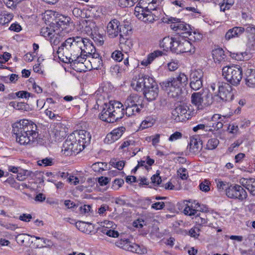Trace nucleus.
<instances>
[{"mask_svg":"<svg viewBox=\"0 0 255 255\" xmlns=\"http://www.w3.org/2000/svg\"><path fill=\"white\" fill-rule=\"evenodd\" d=\"M83 44L82 38L79 36L67 38L58 47L56 53L60 60L63 62H69L75 68L79 63L85 61L84 57L81 56V47Z\"/></svg>","mask_w":255,"mask_h":255,"instance_id":"nucleus-1","label":"nucleus"},{"mask_svg":"<svg viewBox=\"0 0 255 255\" xmlns=\"http://www.w3.org/2000/svg\"><path fill=\"white\" fill-rule=\"evenodd\" d=\"M12 128L16 141L21 145H31L38 136L37 126L31 121L19 120L13 123Z\"/></svg>","mask_w":255,"mask_h":255,"instance_id":"nucleus-2","label":"nucleus"},{"mask_svg":"<svg viewBox=\"0 0 255 255\" xmlns=\"http://www.w3.org/2000/svg\"><path fill=\"white\" fill-rule=\"evenodd\" d=\"M157 5L156 0H139L134 9V15L145 22H153L159 17Z\"/></svg>","mask_w":255,"mask_h":255,"instance_id":"nucleus-3","label":"nucleus"},{"mask_svg":"<svg viewBox=\"0 0 255 255\" xmlns=\"http://www.w3.org/2000/svg\"><path fill=\"white\" fill-rule=\"evenodd\" d=\"M187 76L183 72H180L175 77H170L160 83L163 90L166 91L169 96L177 97L182 89L188 84Z\"/></svg>","mask_w":255,"mask_h":255,"instance_id":"nucleus-4","label":"nucleus"},{"mask_svg":"<svg viewBox=\"0 0 255 255\" xmlns=\"http://www.w3.org/2000/svg\"><path fill=\"white\" fill-rule=\"evenodd\" d=\"M222 75L230 84L237 86L243 78V70L237 65L224 66L222 69Z\"/></svg>","mask_w":255,"mask_h":255,"instance_id":"nucleus-5","label":"nucleus"},{"mask_svg":"<svg viewBox=\"0 0 255 255\" xmlns=\"http://www.w3.org/2000/svg\"><path fill=\"white\" fill-rule=\"evenodd\" d=\"M106 32L110 38L127 36L131 33V28L128 25L126 27L121 25L120 22L116 19L111 20L107 24Z\"/></svg>","mask_w":255,"mask_h":255,"instance_id":"nucleus-6","label":"nucleus"},{"mask_svg":"<svg viewBox=\"0 0 255 255\" xmlns=\"http://www.w3.org/2000/svg\"><path fill=\"white\" fill-rule=\"evenodd\" d=\"M173 45V52L176 53H190L195 52V47L187 39L185 36H178L176 37Z\"/></svg>","mask_w":255,"mask_h":255,"instance_id":"nucleus-7","label":"nucleus"},{"mask_svg":"<svg viewBox=\"0 0 255 255\" xmlns=\"http://www.w3.org/2000/svg\"><path fill=\"white\" fill-rule=\"evenodd\" d=\"M83 150V146L77 143L75 138L70 134L63 144L62 152L65 156L76 154Z\"/></svg>","mask_w":255,"mask_h":255,"instance_id":"nucleus-8","label":"nucleus"},{"mask_svg":"<svg viewBox=\"0 0 255 255\" xmlns=\"http://www.w3.org/2000/svg\"><path fill=\"white\" fill-rule=\"evenodd\" d=\"M85 61H82V63H79L80 68L77 69L79 71L91 70L92 69H99L102 66L103 62L101 57L98 53L94 54L93 56L89 57V59L87 60L84 57Z\"/></svg>","mask_w":255,"mask_h":255,"instance_id":"nucleus-9","label":"nucleus"},{"mask_svg":"<svg viewBox=\"0 0 255 255\" xmlns=\"http://www.w3.org/2000/svg\"><path fill=\"white\" fill-rule=\"evenodd\" d=\"M218 86V95L215 96L217 99L225 102H229L234 98L233 88L230 84L225 82H219Z\"/></svg>","mask_w":255,"mask_h":255,"instance_id":"nucleus-10","label":"nucleus"},{"mask_svg":"<svg viewBox=\"0 0 255 255\" xmlns=\"http://www.w3.org/2000/svg\"><path fill=\"white\" fill-rule=\"evenodd\" d=\"M226 195L230 198L238 199L243 201L246 199L248 194L243 187L238 185H231L226 189Z\"/></svg>","mask_w":255,"mask_h":255,"instance_id":"nucleus-11","label":"nucleus"},{"mask_svg":"<svg viewBox=\"0 0 255 255\" xmlns=\"http://www.w3.org/2000/svg\"><path fill=\"white\" fill-rule=\"evenodd\" d=\"M168 22L170 23V28L178 33L182 32L183 34H187L191 30L190 25L187 24L180 19L171 17L168 18Z\"/></svg>","mask_w":255,"mask_h":255,"instance_id":"nucleus-12","label":"nucleus"},{"mask_svg":"<svg viewBox=\"0 0 255 255\" xmlns=\"http://www.w3.org/2000/svg\"><path fill=\"white\" fill-rule=\"evenodd\" d=\"M108 109L112 112L113 120L117 121L121 119L125 115V108L123 104L117 101H111L107 103Z\"/></svg>","mask_w":255,"mask_h":255,"instance_id":"nucleus-13","label":"nucleus"},{"mask_svg":"<svg viewBox=\"0 0 255 255\" xmlns=\"http://www.w3.org/2000/svg\"><path fill=\"white\" fill-rule=\"evenodd\" d=\"M189 108L186 105H179L172 112V118L178 122L185 121L191 118L188 111Z\"/></svg>","mask_w":255,"mask_h":255,"instance_id":"nucleus-14","label":"nucleus"},{"mask_svg":"<svg viewBox=\"0 0 255 255\" xmlns=\"http://www.w3.org/2000/svg\"><path fill=\"white\" fill-rule=\"evenodd\" d=\"M83 24L84 25V30L87 33V34L91 35L95 41L99 42L101 45L103 44L104 43L103 40H99L98 38V37H102L99 35H97L98 27L95 22L90 19L85 20L83 21Z\"/></svg>","mask_w":255,"mask_h":255,"instance_id":"nucleus-15","label":"nucleus"},{"mask_svg":"<svg viewBox=\"0 0 255 255\" xmlns=\"http://www.w3.org/2000/svg\"><path fill=\"white\" fill-rule=\"evenodd\" d=\"M203 72L198 69L193 71L190 76V88L195 91L199 90L203 86Z\"/></svg>","mask_w":255,"mask_h":255,"instance_id":"nucleus-16","label":"nucleus"},{"mask_svg":"<svg viewBox=\"0 0 255 255\" xmlns=\"http://www.w3.org/2000/svg\"><path fill=\"white\" fill-rule=\"evenodd\" d=\"M71 135L75 138L77 143H79L81 146H83V150L90 142L91 135L90 132L86 130L76 131L71 133Z\"/></svg>","mask_w":255,"mask_h":255,"instance_id":"nucleus-17","label":"nucleus"},{"mask_svg":"<svg viewBox=\"0 0 255 255\" xmlns=\"http://www.w3.org/2000/svg\"><path fill=\"white\" fill-rule=\"evenodd\" d=\"M83 44L81 47V56L82 57H91L93 56L96 53V49L92 43L88 39H83L82 38Z\"/></svg>","mask_w":255,"mask_h":255,"instance_id":"nucleus-18","label":"nucleus"},{"mask_svg":"<svg viewBox=\"0 0 255 255\" xmlns=\"http://www.w3.org/2000/svg\"><path fill=\"white\" fill-rule=\"evenodd\" d=\"M66 135L65 128L61 123L53 125L51 129V136L54 138L55 141H59Z\"/></svg>","mask_w":255,"mask_h":255,"instance_id":"nucleus-19","label":"nucleus"},{"mask_svg":"<svg viewBox=\"0 0 255 255\" xmlns=\"http://www.w3.org/2000/svg\"><path fill=\"white\" fill-rule=\"evenodd\" d=\"M245 85L250 88H255V69H247L245 71Z\"/></svg>","mask_w":255,"mask_h":255,"instance_id":"nucleus-20","label":"nucleus"},{"mask_svg":"<svg viewBox=\"0 0 255 255\" xmlns=\"http://www.w3.org/2000/svg\"><path fill=\"white\" fill-rule=\"evenodd\" d=\"M225 119V117H222L220 115H214L211 118V120L214 123H212L211 127L209 129H206V131L217 130L222 128L223 126V119Z\"/></svg>","mask_w":255,"mask_h":255,"instance_id":"nucleus-21","label":"nucleus"},{"mask_svg":"<svg viewBox=\"0 0 255 255\" xmlns=\"http://www.w3.org/2000/svg\"><path fill=\"white\" fill-rule=\"evenodd\" d=\"M189 151L192 154H197L202 149V142L200 139L191 138L189 143Z\"/></svg>","mask_w":255,"mask_h":255,"instance_id":"nucleus-22","label":"nucleus"},{"mask_svg":"<svg viewBox=\"0 0 255 255\" xmlns=\"http://www.w3.org/2000/svg\"><path fill=\"white\" fill-rule=\"evenodd\" d=\"M100 119L105 122L109 123H114V120L113 114L110 110L108 109L107 103H105L103 105V110L99 116Z\"/></svg>","mask_w":255,"mask_h":255,"instance_id":"nucleus-23","label":"nucleus"},{"mask_svg":"<svg viewBox=\"0 0 255 255\" xmlns=\"http://www.w3.org/2000/svg\"><path fill=\"white\" fill-rule=\"evenodd\" d=\"M240 183L246 188L252 195H255V179L243 178L240 180Z\"/></svg>","mask_w":255,"mask_h":255,"instance_id":"nucleus-24","label":"nucleus"},{"mask_svg":"<svg viewBox=\"0 0 255 255\" xmlns=\"http://www.w3.org/2000/svg\"><path fill=\"white\" fill-rule=\"evenodd\" d=\"M244 32L245 28L244 27L236 26L228 30L225 38L227 40H229L232 38L240 36Z\"/></svg>","mask_w":255,"mask_h":255,"instance_id":"nucleus-25","label":"nucleus"},{"mask_svg":"<svg viewBox=\"0 0 255 255\" xmlns=\"http://www.w3.org/2000/svg\"><path fill=\"white\" fill-rule=\"evenodd\" d=\"M133 106H140V108H143L140 97L135 94L130 95L125 102V107Z\"/></svg>","mask_w":255,"mask_h":255,"instance_id":"nucleus-26","label":"nucleus"},{"mask_svg":"<svg viewBox=\"0 0 255 255\" xmlns=\"http://www.w3.org/2000/svg\"><path fill=\"white\" fill-rule=\"evenodd\" d=\"M158 85H155V86L151 87V88L144 90L143 93L147 100L151 101L155 100L158 96Z\"/></svg>","mask_w":255,"mask_h":255,"instance_id":"nucleus-27","label":"nucleus"},{"mask_svg":"<svg viewBox=\"0 0 255 255\" xmlns=\"http://www.w3.org/2000/svg\"><path fill=\"white\" fill-rule=\"evenodd\" d=\"M125 250L138 254H143L146 252V249L143 247L131 242H129L128 244L126 245Z\"/></svg>","mask_w":255,"mask_h":255,"instance_id":"nucleus-28","label":"nucleus"},{"mask_svg":"<svg viewBox=\"0 0 255 255\" xmlns=\"http://www.w3.org/2000/svg\"><path fill=\"white\" fill-rule=\"evenodd\" d=\"M163 52L160 50H155L153 52L149 54L147 57V58L143 59L141 64L147 66L150 64L156 58L162 56Z\"/></svg>","mask_w":255,"mask_h":255,"instance_id":"nucleus-29","label":"nucleus"},{"mask_svg":"<svg viewBox=\"0 0 255 255\" xmlns=\"http://www.w3.org/2000/svg\"><path fill=\"white\" fill-rule=\"evenodd\" d=\"M176 37H165L160 43L161 47H163L164 49L168 50L170 49L173 52V45L175 41Z\"/></svg>","mask_w":255,"mask_h":255,"instance_id":"nucleus-30","label":"nucleus"},{"mask_svg":"<svg viewBox=\"0 0 255 255\" xmlns=\"http://www.w3.org/2000/svg\"><path fill=\"white\" fill-rule=\"evenodd\" d=\"M202 94L200 92L194 93L191 95V102L198 110L203 109Z\"/></svg>","mask_w":255,"mask_h":255,"instance_id":"nucleus-31","label":"nucleus"},{"mask_svg":"<svg viewBox=\"0 0 255 255\" xmlns=\"http://www.w3.org/2000/svg\"><path fill=\"white\" fill-rule=\"evenodd\" d=\"M212 56L214 61L220 63L224 61L226 58L224 51L222 48H217L212 51Z\"/></svg>","mask_w":255,"mask_h":255,"instance_id":"nucleus-32","label":"nucleus"},{"mask_svg":"<svg viewBox=\"0 0 255 255\" xmlns=\"http://www.w3.org/2000/svg\"><path fill=\"white\" fill-rule=\"evenodd\" d=\"M129 34V33L127 36H120V43L122 48L127 51L130 50L133 46L131 40L128 38Z\"/></svg>","mask_w":255,"mask_h":255,"instance_id":"nucleus-33","label":"nucleus"},{"mask_svg":"<svg viewBox=\"0 0 255 255\" xmlns=\"http://www.w3.org/2000/svg\"><path fill=\"white\" fill-rule=\"evenodd\" d=\"M202 103L203 109L211 105L213 102V97L212 94L209 92H205L202 94Z\"/></svg>","mask_w":255,"mask_h":255,"instance_id":"nucleus-34","label":"nucleus"},{"mask_svg":"<svg viewBox=\"0 0 255 255\" xmlns=\"http://www.w3.org/2000/svg\"><path fill=\"white\" fill-rule=\"evenodd\" d=\"M141 108L140 106L126 107L125 114L128 117L135 116L140 112Z\"/></svg>","mask_w":255,"mask_h":255,"instance_id":"nucleus-35","label":"nucleus"},{"mask_svg":"<svg viewBox=\"0 0 255 255\" xmlns=\"http://www.w3.org/2000/svg\"><path fill=\"white\" fill-rule=\"evenodd\" d=\"M13 14L10 13L0 11V25H4L10 22L13 18Z\"/></svg>","mask_w":255,"mask_h":255,"instance_id":"nucleus-36","label":"nucleus"},{"mask_svg":"<svg viewBox=\"0 0 255 255\" xmlns=\"http://www.w3.org/2000/svg\"><path fill=\"white\" fill-rule=\"evenodd\" d=\"M155 123V120L151 117H146L142 122L140 125V128L142 129L151 127Z\"/></svg>","mask_w":255,"mask_h":255,"instance_id":"nucleus-37","label":"nucleus"},{"mask_svg":"<svg viewBox=\"0 0 255 255\" xmlns=\"http://www.w3.org/2000/svg\"><path fill=\"white\" fill-rule=\"evenodd\" d=\"M195 222L199 225H204L207 223V216L204 213L197 214L194 217Z\"/></svg>","mask_w":255,"mask_h":255,"instance_id":"nucleus-38","label":"nucleus"},{"mask_svg":"<svg viewBox=\"0 0 255 255\" xmlns=\"http://www.w3.org/2000/svg\"><path fill=\"white\" fill-rule=\"evenodd\" d=\"M71 18L67 16L64 15H60L57 17V24L60 26L67 25L69 24Z\"/></svg>","mask_w":255,"mask_h":255,"instance_id":"nucleus-39","label":"nucleus"},{"mask_svg":"<svg viewBox=\"0 0 255 255\" xmlns=\"http://www.w3.org/2000/svg\"><path fill=\"white\" fill-rule=\"evenodd\" d=\"M155 85H157V84L152 78L147 76L144 77L143 82L144 90L149 89L151 87L155 86Z\"/></svg>","mask_w":255,"mask_h":255,"instance_id":"nucleus-40","label":"nucleus"},{"mask_svg":"<svg viewBox=\"0 0 255 255\" xmlns=\"http://www.w3.org/2000/svg\"><path fill=\"white\" fill-rule=\"evenodd\" d=\"M63 35L62 33H57L55 32L53 34L52 37L49 39L52 45H57L61 40V37Z\"/></svg>","mask_w":255,"mask_h":255,"instance_id":"nucleus-41","label":"nucleus"},{"mask_svg":"<svg viewBox=\"0 0 255 255\" xmlns=\"http://www.w3.org/2000/svg\"><path fill=\"white\" fill-rule=\"evenodd\" d=\"M110 164L113 167L117 168L119 170H122L125 166L124 161L118 160L116 159H111Z\"/></svg>","mask_w":255,"mask_h":255,"instance_id":"nucleus-42","label":"nucleus"},{"mask_svg":"<svg viewBox=\"0 0 255 255\" xmlns=\"http://www.w3.org/2000/svg\"><path fill=\"white\" fill-rule=\"evenodd\" d=\"M54 32L55 31H53L48 27H43L41 28L40 31L41 35L49 39L52 37V36Z\"/></svg>","mask_w":255,"mask_h":255,"instance_id":"nucleus-43","label":"nucleus"},{"mask_svg":"<svg viewBox=\"0 0 255 255\" xmlns=\"http://www.w3.org/2000/svg\"><path fill=\"white\" fill-rule=\"evenodd\" d=\"M139 0H119V5L122 7H130L133 6Z\"/></svg>","mask_w":255,"mask_h":255,"instance_id":"nucleus-44","label":"nucleus"},{"mask_svg":"<svg viewBox=\"0 0 255 255\" xmlns=\"http://www.w3.org/2000/svg\"><path fill=\"white\" fill-rule=\"evenodd\" d=\"M219 141L217 138H213L210 139L207 143L206 148L209 150H212L217 147L219 144Z\"/></svg>","mask_w":255,"mask_h":255,"instance_id":"nucleus-45","label":"nucleus"},{"mask_svg":"<svg viewBox=\"0 0 255 255\" xmlns=\"http://www.w3.org/2000/svg\"><path fill=\"white\" fill-rule=\"evenodd\" d=\"M126 128L124 127H121L113 130L111 132L115 136V138L119 139L125 132Z\"/></svg>","mask_w":255,"mask_h":255,"instance_id":"nucleus-46","label":"nucleus"},{"mask_svg":"<svg viewBox=\"0 0 255 255\" xmlns=\"http://www.w3.org/2000/svg\"><path fill=\"white\" fill-rule=\"evenodd\" d=\"M4 183L5 185H8L16 190L21 188H20V184L16 182L13 178H8L4 182Z\"/></svg>","mask_w":255,"mask_h":255,"instance_id":"nucleus-47","label":"nucleus"},{"mask_svg":"<svg viewBox=\"0 0 255 255\" xmlns=\"http://www.w3.org/2000/svg\"><path fill=\"white\" fill-rule=\"evenodd\" d=\"M184 213L186 215L192 216L195 215L198 212L197 210L193 209L192 205H187L183 210Z\"/></svg>","mask_w":255,"mask_h":255,"instance_id":"nucleus-48","label":"nucleus"},{"mask_svg":"<svg viewBox=\"0 0 255 255\" xmlns=\"http://www.w3.org/2000/svg\"><path fill=\"white\" fill-rule=\"evenodd\" d=\"M124 55L121 51L116 50L112 54V58L116 61L120 62L124 59Z\"/></svg>","mask_w":255,"mask_h":255,"instance_id":"nucleus-49","label":"nucleus"},{"mask_svg":"<svg viewBox=\"0 0 255 255\" xmlns=\"http://www.w3.org/2000/svg\"><path fill=\"white\" fill-rule=\"evenodd\" d=\"M124 183V180L123 179L116 178L113 182L112 188L114 190H117L122 186Z\"/></svg>","mask_w":255,"mask_h":255,"instance_id":"nucleus-50","label":"nucleus"},{"mask_svg":"<svg viewBox=\"0 0 255 255\" xmlns=\"http://www.w3.org/2000/svg\"><path fill=\"white\" fill-rule=\"evenodd\" d=\"M210 184L209 181L204 180L199 185L200 190L205 192L209 191L210 189Z\"/></svg>","mask_w":255,"mask_h":255,"instance_id":"nucleus-51","label":"nucleus"},{"mask_svg":"<svg viewBox=\"0 0 255 255\" xmlns=\"http://www.w3.org/2000/svg\"><path fill=\"white\" fill-rule=\"evenodd\" d=\"M103 232L108 236L113 238L118 237L119 235L118 231L109 229L108 228L104 229Z\"/></svg>","mask_w":255,"mask_h":255,"instance_id":"nucleus-52","label":"nucleus"},{"mask_svg":"<svg viewBox=\"0 0 255 255\" xmlns=\"http://www.w3.org/2000/svg\"><path fill=\"white\" fill-rule=\"evenodd\" d=\"M37 163L40 166H51L52 164V159L50 158H45L41 160H39L37 161Z\"/></svg>","mask_w":255,"mask_h":255,"instance_id":"nucleus-53","label":"nucleus"},{"mask_svg":"<svg viewBox=\"0 0 255 255\" xmlns=\"http://www.w3.org/2000/svg\"><path fill=\"white\" fill-rule=\"evenodd\" d=\"M200 230L198 227H194L191 228L189 231V235L193 238H197L200 235Z\"/></svg>","mask_w":255,"mask_h":255,"instance_id":"nucleus-54","label":"nucleus"},{"mask_svg":"<svg viewBox=\"0 0 255 255\" xmlns=\"http://www.w3.org/2000/svg\"><path fill=\"white\" fill-rule=\"evenodd\" d=\"M117 140L118 139L115 138V136H114L112 133L111 132L107 135L104 139V141L106 143L111 144Z\"/></svg>","mask_w":255,"mask_h":255,"instance_id":"nucleus-55","label":"nucleus"},{"mask_svg":"<svg viewBox=\"0 0 255 255\" xmlns=\"http://www.w3.org/2000/svg\"><path fill=\"white\" fill-rule=\"evenodd\" d=\"M177 172L178 174L180 175V177L182 180H185L187 179L188 175L187 173V169L186 168H180L178 170Z\"/></svg>","mask_w":255,"mask_h":255,"instance_id":"nucleus-56","label":"nucleus"},{"mask_svg":"<svg viewBox=\"0 0 255 255\" xmlns=\"http://www.w3.org/2000/svg\"><path fill=\"white\" fill-rule=\"evenodd\" d=\"M179 65L178 62L175 61H171L167 64V67L169 71H174L178 68Z\"/></svg>","mask_w":255,"mask_h":255,"instance_id":"nucleus-57","label":"nucleus"},{"mask_svg":"<svg viewBox=\"0 0 255 255\" xmlns=\"http://www.w3.org/2000/svg\"><path fill=\"white\" fill-rule=\"evenodd\" d=\"M9 105L12 106L14 108L17 110H22L25 105L24 103H16L15 102H11L9 103Z\"/></svg>","mask_w":255,"mask_h":255,"instance_id":"nucleus-58","label":"nucleus"},{"mask_svg":"<svg viewBox=\"0 0 255 255\" xmlns=\"http://www.w3.org/2000/svg\"><path fill=\"white\" fill-rule=\"evenodd\" d=\"M187 34L191 37L190 38H189L190 40H191L193 37L195 40H200L202 37V35L199 33H197L195 31L192 32L191 30H190V32L188 33Z\"/></svg>","mask_w":255,"mask_h":255,"instance_id":"nucleus-59","label":"nucleus"},{"mask_svg":"<svg viewBox=\"0 0 255 255\" xmlns=\"http://www.w3.org/2000/svg\"><path fill=\"white\" fill-rule=\"evenodd\" d=\"M106 165H105V163L102 162H98L93 164L92 167L93 168L95 171H100L101 170L102 171L104 170V166H106Z\"/></svg>","mask_w":255,"mask_h":255,"instance_id":"nucleus-60","label":"nucleus"},{"mask_svg":"<svg viewBox=\"0 0 255 255\" xmlns=\"http://www.w3.org/2000/svg\"><path fill=\"white\" fill-rule=\"evenodd\" d=\"M16 95L18 98H27L31 96V94L25 91H20L16 93Z\"/></svg>","mask_w":255,"mask_h":255,"instance_id":"nucleus-61","label":"nucleus"},{"mask_svg":"<svg viewBox=\"0 0 255 255\" xmlns=\"http://www.w3.org/2000/svg\"><path fill=\"white\" fill-rule=\"evenodd\" d=\"M182 133L179 131H176L172 134L169 138V140L173 141L182 137Z\"/></svg>","mask_w":255,"mask_h":255,"instance_id":"nucleus-62","label":"nucleus"},{"mask_svg":"<svg viewBox=\"0 0 255 255\" xmlns=\"http://www.w3.org/2000/svg\"><path fill=\"white\" fill-rule=\"evenodd\" d=\"M91 206L84 205L80 207V213L82 214H87L91 212Z\"/></svg>","mask_w":255,"mask_h":255,"instance_id":"nucleus-63","label":"nucleus"},{"mask_svg":"<svg viewBox=\"0 0 255 255\" xmlns=\"http://www.w3.org/2000/svg\"><path fill=\"white\" fill-rule=\"evenodd\" d=\"M151 180L152 183L153 184H156L157 185H159L161 182V177L159 176V174H156L153 175L151 177Z\"/></svg>","mask_w":255,"mask_h":255,"instance_id":"nucleus-64","label":"nucleus"}]
</instances>
